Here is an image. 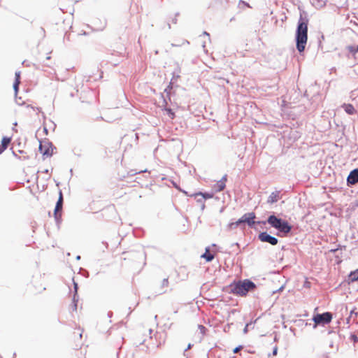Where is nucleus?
Wrapping results in <instances>:
<instances>
[{"label": "nucleus", "instance_id": "ea45409f", "mask_svg": "<svg viewBox=\"0 0 358 358\" xmlns=\"http://www.w3.org/2000/svg\"><path fill=\"white\" fill-rule=\"evenodd\" d=\"M15 352H14V353H13V357H12V358H14V357H15Z\"/></svg>", "mask_w": 358, "mask_h": 358}, {"label": "nucleus", "instance_id": "9d476101", "mask_svg": "<svg viewBox=\"0 0 358 358\" xmlns=\"http://www.w3.org/2000/svg\"><path fill=\"white\" fill-rule=\"evenodd\" d=\"M348 184L355 185L358 182V169L352 171L347 178Z\"/></svg>", "mask_w": 358, "mask_h": 358}, {"label": "nucleus", "instance_id": "9b49d317", "mask_svg": "<svg viewBox=\"0 0 358 358\" xmlns=\"http://www.w3.org/2000/svg\"><path fill=\"white\" fill-rule=\"evenodd\" d=\"M226 182H227V176L225 175L222 178L221 180H220L215 184V185H214L215 190L217 192L222 191L225 188Z\"/></svg>", "mask_w": 358, "mask_h": 358}, {"label": "nucleus", "instance_id": "4468645a", "mask_svg": "<svg viewBox=\"0 0 358 358\" xmlns=\"http://www.w3.org/2000/svg\"><path fill=\"white\" fill-rule=\"evenodd\" d=\"M20 74H21L20 71H16L15 73V83L13 84V88H14L15 93L17 92L18 88H19V85L20 83Z\"/></svg>", "mask_w": 358, "mask_h": 358}, {"label": "nucleus", "instance_id": "72a5a7b5", "mask_svg": "<svg viewBox=\"0 0 358 358\" xmlns=\"http://www.w3.org/2000/svg\"><path fill=\"white\" fill-rule=\"evenodd\" d=\"M350 317H351V316H349V317L346 319V321H347V323H348V324H350Z\"/></svg>", "mask_w": 358, "mask_h": 358}, {"label": "nucleus", "instance_id": "b1692460", "mask_svg": "<svg viewBox=\"0 0 358 358\" xmlns=\"http://www.w3.org/2000/svg\"><path fill=\"white\" fill-rule=\"evenodd\" d=\"M198 328L199 329L201 333L202 334H205L206 331H207V329L202 324H199Z\"/></svg>", "mask_w": 358, "mask_h": 358}, {"label": "nucleus", "instance_id": "7ed1b4c3", "mask_svg": "<svg viewBox=\"0 0 358 358\" xmlns=\"http://www.w3.org/2000/svg\"><path fill=\"white\" fill-rule=\"evenodd\" d=\"M255 288V284L248 279L238 280L230 285L231 291H250Z\"/></svg>", "mask_w": 358, "mask_h": 358}, {"label": "nucleus", "instance_id": "79ce46f5", "mask_svg": "<svg viewBox=\"0 0 358 358\" xmlns=\"http://www.w3.org/2000/svg\"><path fill=\"white\" fill-rule=\"evenodd\" d=\"M0 358H2L1 355H0Z\"/></svg>", "mask_w": 358, "mask_h": 358}, {"label": "nucleus", "instance_id": "f03ea898", "mask_svg": "<svg viewBox=\"0 0 358 358\" xmlns=\"http://www.w3.org/2000/svg\"><path fill=\"white\" fill-rule=\"evenodd\" d=\"M268 223L273 228L278 229L280 232L284 234H288L292 227L289 224L287 221L282 220L280 218H278L275 215H270L267 220Z\"/></svg>", "mask_w": 358, "mask_h": 358}, {"label": "nucleus", "instance_id": "393cba45", "mask_svg": "<svg viewBox=\"0 0 358 358\" xmlns=\"http://www.w3.org/2000/svg\"><path fill=\"white\" fill-rule=\"evenodd\" d=\"M236 296H246L248 294V292H232Z\"/></svg>", "mask_w": 358, "mask_h": 358}, {"label": "nucleus", "instance_id": "f3484780", "mask_svg": "<svg viewBox=\"0 0 358 358\" xmlns=\"http://www.w3.org/2000/svg\"><path fill=\"white\" fill-rule=\"evenodd\" d=\"M348 280L351 282H355L358 280V268L352 271L348 275Z\"/></svg>", "mask_w": 358, "mask_h": 358}, {"label": "nucleus", "instance_id": "f704fd0d", "mask_svg": "<svg viewBox=\"0 0 358 358\" xmlns=\"http://www.w3.org/2000/svg\"><path fill=\"white\" fill-rule=\"evenodd\" d=\"M338 249H332L330 250L331 252H335Z\"/></svg>", "mask_w": 358, "mask_h": 358}, {"label": "nucleus", "instance_id": "4c0bfd02", "mask_svg": "<svg viewBox=\"0 0 358 358\" xmlns=\"http://www.w3.org/2000/svg\"><path fill=\"white\" fill-rule=\"evenodd\" d=\"M227 330H228V328H227V327H224V331H226Z\"/></svg>", "mask_w": 358, "mask_h": 358}, {"label": "nucleus", "instance_id": "c756f323", "mask_svg": "<svg viewBox=\"0 0 358 358\" xmlns=\"http://www.w3.org/2000/svg\"><path fill=\"white\" fill-rule=\"evenodd\" d=\"M168 283H169V282H168V279H167V278L164 279V280H163V286H164V285L167 286V285H168Z\"/></svg>", "mask_w": 358, "mask_h": 358}, {"label": "nucleus", "instance_id": "dca6fc26", "mask_svg": "<svg viewBox=\"0 0 358 358\" xmlns=\"http://www.w3.org/2000/svg\"><path fill=\"white\" fill-rule=\"evenodd\" d=\"M278 199H279V192H272L268 199V202L273 203L278 201Z\"/></svg>", "mask_w": 358, "mask_h": 358}, {"label": "nucleus", "instance_id": "423d86ee", "mask_svg": "<svg viewBox=\"0 0 358 358\" xmlns=\"http://www.w3.org/2000/svg\"><path fill=\"white\" fill-rule=\"evenodd\" d=\"M255 218V215L254 213H250L244 214L241 218H240L238 221H236L234 224L236 226L239 225L241 223H247L248 225L252 226L255 224L254 219Z\"/></svg>", "mask_w": 358, "mask_h": 358}, {"label": "nucleus", "instance_id": "2f4dec72", "mask_svg": "<svg viewBox=\"0 0 358 358\" xmlns=\"http://www.w3.org/2000/svg\"><path fill=\"white\" fill-rule=\"evenodd\" d=\"M353 314H355L356 316L357 315V313L355 312V310H354V309H353V310H350V316H351V317H352V315Z\"/></svg>", "mask_w": 358, "mask_h": 358}, {"label": "nucleus", "instance_id": "5701e85b", "mask_svg": "<svg viewBox=\"0 0 358 358\" xmlns=\"http://www.w3.org/2000/svg\"><path fill=\"white\" fill-rule=\"evenodd\" d=\"M195 195H201L204 199H210L212 197V195L210 194H207V193H201V192H199L197 194H196Z\"/></svg>", "mask_w": 358, "mask_h": 358}, {"label": "nucleus", "instance_id": "20e7f679", "mask_svg": "<svg viewBox=\"0 0 358 358\" xmlns=\"http://www.w3.org/2000/svg\"><path fill=\"white\" fill-rule=\"evenodd\" d=\"M333 318V315L330 312H324L322 313H316L313 317V320L314 322V327L316 325H322L324 326L329 324Z\"/></svg>", "mask_w": 358, "mask_h": 358}, {"label": "nucleus", "instance_id": "bb28decb", "mask_svg": "<svg viewBox=\"0 0 358 358\" xmlns=\"http://www.w3.org/2000/svg\"><path fill=\"white\" fill-rule=\"evenodd\" d=\"M278 353V347L277 345H275L273 348V351H272V355H276Z\"/></svg>", "mask_w": 358, "mask_h": 358}, {"label": "nucleus", "instance_id": "ddd939ff", "mask_svg": "<svg viewBox=\"0 0 358 358\" xmlns=\"http://www.w3.org/2000/svg\"><path fill=\"white\" fill-rule=\"evenodd\" d=\"M201 258H203L206 262H211L214 259V255L210 252V248H206L205 252L201 255Z\"/></svg>", "mask_w": 358, "mask_h": 358}, {"label": "nucleus", "instance_id": "f257e3e1", "mask_svg": "<svg viewBox=\"0 0 358 358\" xmlns=\"http://www.w3.org/2000/svg\"><path fill=\"white\" fill-rule=\"evenodd\" d=\"M308 20L301 18L299 21L296 41V48L299 52L304 51L308 41Z\"/></svg>", "mask_w": 358, "mask_h": 358}, {"label": "nucleus", "instance_id": "a211bd4d", "mask_svg": "<svg viewBox=\"0 0 358 358\" xmlns=\"http://www.w3.org/2000/svg\"><path fill=\"white\" fill-rule=\"evenodd\" d=\"M164 111L171 120H173L176 117L175 113L169 108H165Z\"/></svg>", "mask_w": 358, "mask_h": 358}, {"label": "nucleus", "instance_id": "37998d69", "mask_svg": "<svg viewBox=\"0 0 358 358\" xmlns=\"http://www.w3.org/2000/svg\"><path fill=\"white\" fill-rule=\"evenodd\" d=\"M232 358H235V357H232Z\"/></svg>", "mask_w": 358, "mask_h": 358}, {"label": "nucleus", "instance_id": "39448f33", "mask_svg": "<svg viewBox=\"0 0 358 358\" xmlns=\"http://www.w3.org/2000/svg\"><path fill=\"white\" fill-rule=\"evenodd\" d=\"M54 148L52 143L48 141L40 142L39 151L44 157H50L53 154Z\"/></svg>", "mask_w": 358, "mask_h": 358}, {"label": "nucleus", "instance_id": "473e14b6", "mask_svg": "<svg viewBox=\"0 0 358 358\" xmlns=\"http://www.w3.org/2000/svg\"><path fill=\"white\" fill-rule=\"evenodd\" d=\"M107 316H108V317H109V318L112 317V316H113V312H112V311H109V312L108 313V314H107Z\"/></svg>", "mask_w": 358, "mask_h": 358}, {"label": "nucleus", "instance_id": "412c9836", "mask_svg": "<svg viewBox=\"0 0 358 358\" xmlns=\"http://www.w3.org/2000/svg\"><path fill=\"white\" fill-rule=\"evenodd\" d=\"M350 340L354 343H358V336L356 334L352 333L350 336Z\"/></svg>", "mask_w": 358, "mask_h": 358}, {"label": "nucleus", "instance_id": "f8f14e48", "mask_svg": "<svg viewBox=\"0 0 358 358\" xmlns=\"http://www.w3.org/2000/svg\"><path fill=\"white\" fill-rule=\"evenodd\" d=\"M11 142V138L10 137H3L1 140V144L0 145V155L7 149L8 146Z\"/></svg>", "mask_w": 358, "mask_h": 358}, {"label": "nucleus", "instance_id": "a878e982", "mask_svg": "<svg viewBox=\"0 0 358 358\" xmlns=\"http://www.w3.org/2000/svg\"><path fill=\"white\" fill-rule=\"evenodd\" d=\"M243 348V345H238L233 350L234 353H237L240 350Z\"/></svg>", "mask_w": 358, "mask_h": 358}, {"label": "nucleus", "instance_id": "a19ab883", "mask_svg": "<svg viewBox=\"0 0 358 358\" xmlns=\"http://www.w3.org/2000/svg\"><path fill=\"white\" fill-rule=\"evenodd\" d=\"M213 296H216V297H219V295H215V294H214V295H213Z\"/></svg>", "mask_w": 358, "mask_h": 358}, {"label": "nucleus", "instance_id": "aec40b11", "mask_svg": "<svg viewBox=\"0 0 358 358\" xmlns=\"http://www.w3.org/2000/svg\"><path fill=\"white\" fill-rule=\"evenodd\" d=\"M348 50L355 55L358 52V45L348 46Z\"/></svg>", "mask_w": 358, "mask_h": 358}, {"label": "nucleus", "instance_id": "0eeeda50", "mask_svg": "<svg viewBox=\"0 0 358 358\" xmlns=\"http://www.w3.org/2000/svg\"><path fill=\"white\" fill-rule=\"evenodd\" d=\"M259 239L262 242H267L269 243L272 245H275L278 244V239L273 236H270L266 232H262L259 235Z\"/></svg>", "mask_w": 358, "mask_h": 358}, {"label": "nucleus", "instance_id": "c9c22d12", "mask_svg": "<svg viewBox=\"0 0 358 358\" xmlns=\"http://www.w3.org/2000/svg\"><path fill=\"white\" fill-rule=\"evenodd\" d=\"M294 330H295V329H294V328H293V327H290V331H294Z\"/></svg>", "mask_w": 358, "mask_h": 358}, {"label": "nucleus", "instance_id": "1a4fd4ad", "mask_svg": "<svg viewBox=\"0 0 358 358\" xmlns=\"http://www.w3.org/2000/svg\"><path fill=\"white\" fill-rule=\"evenodd\" d=\"M69 296L71 298V303L70 305L71 311H77L78 302L80 301L78 292H73V294H71V292H69Z\"/></svg>", "mask_w": 358, "mask_h": 358}, {"label": "nucleus", "instance_id": "e433bc0d", "mask_svg": "<svg viewBox=\"0 0 358 358\" xmlns=\"http://www.w3.org/2000/svg\"><path fill=\"white\" fill-rule=\"evenodd\" d=\"M157 317H158V316H157V315L155 316V320H157Z\"/></svg>", "mask_w": 358, "mask_h": 358}, {"label": "nucleus", "instance_id": "6e6552de", "mask_svg": "<svg viewBox=\"0 0 358 358\" xmlns=\"http://www.w3.org/2000/svg\"><path fill=\"white\" fill-rule=\"evenodd\" d=\"M63 206V194L62 191H59V199L56 203V206L54 211V215L55 219L58 220L61 217V211Z\"/></svg>", "mask_w": 358, "mask_h": 358}, {"label": "nucleus", "instance_id": "2eb2a0df", "mask_svg": "<svg viewBox=\"0 0 358 358\" xmlns=\"http://www.w3.org/2000/svg\"><path fill=\"white\" fill-rule=\"evenodd\" d=\"M343 107L345 111L349 115H353L356 113V110L352 104H344Z\"/></svg>", "mask_w": 358, "mask_h": 358}, {"label": "nucleus", "instance_id": "7c9ffc66", "mask_svg": "<svg viewBox=\"0 0 358 358\" xmlns=\"http://www.w3.org/2000/svg\"><path fill=\"white\" fill-rule=\"evenodd\" d=\"M172 89V87L171 86V84L168 86V87L166 89H165V92H166L167 93L169 92V91Z\"/></svg>", "mask_w": 358, "mask_h": 358}, {"label": "nucleus", "instance_id": "6ab92c4d", "mask_svg": "<svg viewBox=\"0 0 358 358\" xmlns=\"http://www.w3.org/2000/svg\"><path fill=\"white\" fill-rule=\"evenodd\" d=\"M257 319L255 320L254 322L251 321L248 323H247L243 329V333L247 334L248 332L249 327L252 325H254V324L257 322Z\"/></svg>", "mask_w": 358, "mask_h": 358}, {"label": "nucleus", "instance_id": "4be33fe9", "mask_svg": "<svg viewBox=\"0 0 358 358\" xmlns=\"http://www.w3.org/2000/svg\"><path fill=\"white\" fill-rule=\"evenodd\" d=\"M71 282L74 291H78L79 288L78 282L75 280L73 278L71 279Z\"/></svg>", "mask_w": 358, "mask_h": 358}, {"label": "nucleus", "instance_id": "58836bf2", "mask_svg": "<svg viewBox=\"0 0 358 358\" xmlns=\"http://www.w3.org/2000/svg\"><path fill=\"white\" fill-rule=\"evenodd\" d=\"M227 330H228V328H227V327H224V331H226Z\"/></svg>", "mask_w": 358, "mask_h": 358}, {"label": "nucleus", "instance_id": "c85d7f7f", "mask_svg": "<svg viewBox=\"0 0 358 358\" xmlns=\"http://www.w3.org/2000/svg\"><path fill=\"white\" fill-rule=\"evenodd\" d=\"M238 310L236 309H231L229 312V317L232 314H235Z\"/></svg>", "mask_w": 358, "mask_h": 358}, {"label": "nucleus", "instance_id": "cd10ccee", "mask_svg": "<svg viewBox=\"0 0 358 358\" xmlns=\"http://www.w3.org/2000/svg\"><path fill=\"white\" fill-rule=\"evenodd\" d=\"M193 346V345L192 343H189L187 347L184 350V355H185V352L189 350Z\"/></svg>", "mask_w": 358, "mask_h": 358}]
</instances>
